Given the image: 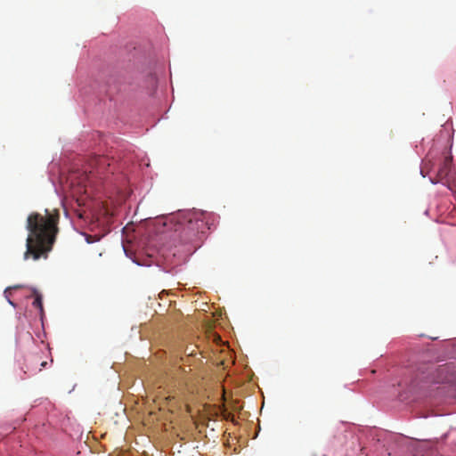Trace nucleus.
<instances>
[{"label": "nucleus", "instance_id": "obj_1", "mask_svg": "<svg viewBox=\"0 0 456 456\" xmlns=\"http://www.w3.org/2000/svg\"><path fill=\"white\" fill-rule=\"evenodd\" d=\"M59 210L49 211L45 209L44 215L37 212L30 213L28 216L26 229L28 231L26 239V251L24 260L33 259L37 261L40 258L46 259L48 252L54 245L55 236L59 232Z\"/></svg>", "mask_w": 456, "mask_h": 456}, {"label": "nucleus", "instance_id": "obj_2", "mask_svg": "<svg viewBox=\"0 0 456 456\" xmlns=\"http://www.w3.org/2000/svg\"><path fill=\"white\" fill-rule=\"evenodd\" d=\"M450 385L456 387V366L453 363H445L437 367H427V372L419 377L418 387L426 396H436L443 394L444 386Z\"/></svg>", "mask_w": 456, "mask_h": 456}, {"label": "nucleus", "instance_id": "obj_3", "mask_svg": "<svg viewBox=\"0 0 456 456\" xmlns=\"http://www.w3.org/2000/svg\"><path fill=\"white\" fill-rule=\"evenodd\" d=\"M179 229L181 240L184 242H191L200 233H203L206 229L205 217L203 213L200 211L184 212L178 216Z\"/></svg>", "mask_w": 456, "mask_h": 456}, {"label": "nucleus", "instance_id": "obj_4", "mask_svg": "<svg viewBox=\"0 0 456 456\" xmlns=\"http://www.w3.org/2000/svg\"><path fill=\"white\" fill-rule=\"evenodd\" d=\"M451 164L452 158L446 157L445 159H444V163H442V166H440L439 171H437V176H439L440 180L447 176V174H449V167H451Z\"/></svg>", "mask_w": 456, "mask_h": 456}, {"label": "nucleus", "instance_id": "obj_5", "mask_svg": "<svg viewBox=\"0 0 456 456\" xmlns=\"http://www.w3.org/2000/svg\"><path fill=\"white\" fill-rule=\"evenodd\" d=\"M32 297H34L32 305H34L35 308H38L39 312H42V296H40L36 289H32Z\"/></svg>", "mask_w": 456, "mask_h": 456}, {"label": "nucleus", "instance_id": "obj_6", "mask_svg": "<svg viewBox=\"0 0 456 456\" xmlns=\"http://www.w3.org/2000/svg\"><path fill=\"white\" fill-rule=\"evenodd\" d=\"M185 354L187 356H194L196 355V346H187L184 349Z\"/></svg>", "mask_w": 456, "mask_h": 456}, {"label": "nucleus", "instance_id": "obj_7", "mask_svg": "<svg viewBox=\"0 0 456 456\" xmlns=\"http://www.w3.org/2000/svg\"><path fill=\"white\" fill-rule=\"evenodd\" d=\"M20 288H22L21 285H14L12 287L6 289V290H4V292H7L8 289H20Z\"/></svg>", "mask_w": 456, "mask_h": 456}, {"label": "nucleus", "instance_id": "obj_8", "mask_svg": "<svg viewBox=\"0 0 456 456\" xmlns=\"http://www.w3.org/2000/svg\"><path fill=\"white\" fill-rule=\"evenodd\" d=\"M86 242H87V243H92V242H94V240L92 239V236H91V235H86Z\"/></svg>", "mask_w": 456, "mask_h": 456}, {"label": "nucleus", "instance_id": "obj_9", "mask_svg": "<svg viewBox=\"0 0 456 456\" xmlns=\"http://www.w3.org/2000/svg\"><path fill=\"white\" fill-rule=\"evenodd\" d=\"M98 162L102 163L103 162V158L102 157L98 158Z\"/></svg>", "mask_w": 456, "mask_h": 456}, {"label": "nucleus", "instance_id": "obj_10", "mask_svg": "<svg viewBox=\"0 0 456 456\" xmlns=\"http://www.w3.org/2000/svg\"><path fill=\"white\" fill-rule=\"evenodd\" d=\"M45 366H46V362H45V361H43V362H41V367H43V368H44Z\"/></svg>", "mask_w": 456, "mask_h": 456}]
</instances>
